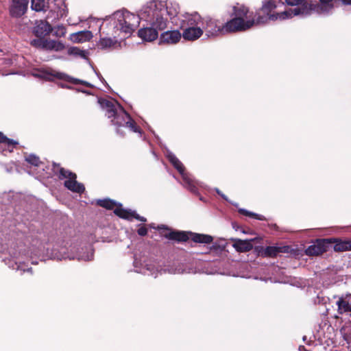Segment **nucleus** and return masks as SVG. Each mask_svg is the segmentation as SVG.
Segmentation results:
<instances>
[{"mask_svg":"<svg viewBox=\"0 0 351 351\" xmlns=\"http://www.w3.org/2000/svg\"><path fill=\"white\" fill-rule=\"evenodd\" d=\"M147 228L145 226H141L137 230L138 235L141 237L146 236L147 234Z\"/></svg>","mask_w":351,"mask_h":351,"instance_id":"a19ab883","label":"nucleus"},{"mask_svg":"<svg viewBox=\"0 0 351 351\" xmlns=\"http://www.w3.org/2000/svg\"><path fill=\"white\" fill-rule=\"evenodd\" d=\"M125 127L129 128L134 132L139 134H141L142 132L141 128L138 125H137L136 123L132 119L130 115L128 119L127 120Z\"/></svg>","mask_w":351,"mask_h":351,"instance_id":"473e14b6","label":"nucleus"},{"mask_svg":"<svg viewBox=\"0 0 351 351\" xmlns=\"http://www.w3.org/2000/svg\"><path fill=\"white\" fill-rule=\"evenodd\" d=\"M277 8L276 1L274 0H265L262 7L256 10L252 20L255 24H264L268 21H276L278 19H285L299 14L308 15L312 11H318L319 5L317 3L306 2L301 8H289V10L278 13L275 12Z\"/></svg>","mask_w":351,"mask_h":351,"instance_id":"f257e3e1","label":"nucleus"},{"mask_svg":"<svg viewBox=\"0 0 351 351\" xmlns=\"http://www.w3.org/2000/svg\"><path fill=\"white\" fill-rule=\"evenodd\" d=\"M168 160L175 169L180 173L182 177L187 174L185 172V168L181 161L173 154L167 156Z\"/></svg>","mask_w":351,"mask_h":351,"instance_id":"a878e982","label":"nucleus"},{"mask_svg":"<svg viewBox=\"0 0 351 351\" xmlns=\"http://www.w3.org/2000/svg\"><path fill=\"white\" fill-rule=\"evenodd\" d=\"M168 12L170 16L176 15L173 14L169 10V8H165L164 5L161 2H158L156 0H152L147 3L141 10V15L143 17H147V20H151L154 19L156 15L160 14L162 12Z\"/></svg>","mask_w":351,"mask_h":351,"instance_id":"39448f33","label":"nucleus"},{"mask_svg":"<svg viewBox=\"0 0 351 351\" xmlns=\"http://www.w3.org/2000/svg\"><path fill=\"white\" fill-rule=\"evenodd\" d=\"M114 16L117 20L116 26L126 34H132L140 24L139 16L128 11L117 12Z\"/></svg>","mask_w":351,"mask_h":351,"instance_id":"7ed1b4c3","label":"nucleus"},{"mask_svg":"<svg viewBox=\"0 0 351 351\" xmlns=\"http://www.w3.org/2000/svg\"><path fill=\"white\" fill-rule=\"evenodd\" d=\"M44 40V38H38L36 39H33L30 43L33 47L43 49Z\"/></svg>","mask_w":351,"mask_h":351,"instance_id":"58836bf2","label":"nucleus"},{"mask_svg":"<svg viewBox=\"0 0 351 351\" xmlns=\"http://www.w3.org/2000/svg\"><path fill=\"white\" fill-rule=\"evenodd\" d=\"M338 306V313L339 314L346 313L351 317V305L350 303L344 300L343 298H339L337 302Z\"/></svg>","mask_w":351,"mask_h":351,"instance_id":"cd10ccee","label":"nucleus"},{"mask_svg":"<svg viewBox=\"0 0 351 351\" xmlns=\"http://www.w3.org/2000/svg\"><path fill=\"white\" fill-rule=\"evenodd\" d=\"M186 188L193 194L198 193V189L194 184V182L191 179L188 174L182 176Z\"/></svg>","mask_w":351,"mask_h":351,"instance_id":"c756f323","label":"nucleus"},{"mask_svg":"<svg viewBox=\"0 0 351 351\" xmlns=\"http://www.w3.org/2000/svg\"><path fill=\"white\" fill-rule=\"evenodd\" d=\"M286 3L289 5H301V6L300 8H301L302 6V5L304 3H305L306 2H308V3H317V2H312L311 1H304V0H285ZM317 4L319 5H320L318 3ZM321 9V6H319V8L317 11V12H319V10ZM313 11L311 12V13L313 12ZM317 12V11H315Z\"/></svg>","mask_w":351,"mask_h":351,"instance_id":"4c0bfd02","label":"nucleus"},{"mask_svg":"<svg viewBox=\"0 0 351 351\" xmlns=\"http://www.w3.org/2000/svg\"><path fill=\"white\" fill-rule=\"evenodd\" d=\"M163 13L162 12L158 15H156L153 21L152 22V26L154 27L157 31L163 30L167 26V19L163 17Z\"/></svg>","mask_w":351,"mask_h":351,"instance_id":"393cba45","label":"nucleus"},{"mask_svg":"<svg viewBox=\"0 0 351 351\" xmlns=\"http://www.w3.org/2000/svg\"><path fill=\"white\" fill-rule=\"evenodd\" d=\"M64 186L72 192L77 193H83L85 191V187L83 184L78 182L76 178H71L64 181Z\"/></svg>","mask_w":351,"mask_h":351,"instance_id":"4be33fe9","label":"nucleus"},{"mask_svg":"<svg viewBox=\"0 0 351 351\" xmlns=\"http://www.w3.org/2000/svg\"><path fill=\"white\" fill-rule=\"evenodd\" d=\"M25 161L35 167H39L42 164L39 157L34 154H29L25 157Z\"/></svg>","mask_w":351,"mask_h":351,"instance_id":"e433bc0d","label":"nucleus"},{"mask_svg":"<svg viewBox=\"0 0 351 351\" xmlns=\"http://www.w3.org/2000/svg\"><path fill=\"white\" fill-rule=\"evenodd\" d=\"M331 244L334 243L333 249L337 252H343L351 250V240H343L341 239H330Z\"/></svg>","mask_w":351,"mask_h":351,"instance_id":"6ab92c4d","label":"nucleus"},{"mask_svg":"<svg viewBox=\"0 0 351 351\" xmlns=\"http://www.w3.org/2000/svg\"><path fill=\"white\" fill-rule=\"evenodd\" d=\"M332 0H319V1L322 3V4H328L329 3H330Z\"/></svg>","mask_w":351,"mask_h":351,"instance_id":"a18cd8bd","label":"nucleus"},{"mask_svg":"<svg viewBox=\"0 0 351 351\" xmlns=\"http://www.w3.org/2000/svg\"><path fill=\"white\" fill-rule=\"evenodd\" d=\"M220 249V246L217 244H214L210 247V251H216Z\"/></svg>","mask_w":351,"mask_h":351,"instance_id":"37998d69","label":"nucleus"},{"mask_svg":"<svg viewBox=\"0 0 351 351\" xmlns=\"http://www.w3.org/2000/svg\"><path fill=\"white\" fill-rule=\"evenodd\" d=\"M232 246L238 252H247L253 248L252 240H242L240 239H234Z\"/></svg>","mask_w":351,"mask_h":351,"instance_id":"412c9836","label":"nucleus"},{"mask_svg":"<svg viewBox=\"0 0 351 351\" xmlns=\"http://www.w3.org/2000/svg\"><path fill=\"white\" fill-rule=\"evenodd\" d=\"M0 144L4 145L6 147V150L9 152H12L19 143L17 141L9 138L3 132H0Z\"/></svg>","mask_w":351,"mask_h":351,"instance_id":"b1692460","label":"nucleus"},{"mask_svg":"<svg viewBox=\"0 0 351 351\" xmlns=\"http://www.w3.org/2000/svg\"><path fill=\"white\" fill-rule=\"evenodd\" d=\"M53 31L52 26L45 21H40L34 27L33 33L37 38H45Z\"/></svg>","mask_w":351,"mask_h":351,"instance_id":"f8f14e48","label":"nucleus"},{"mask_svg":"<svg viewBox=\"0 0 351 351\" xmlns=\"http://www.w3.org/2000/svg\"><path fill=\"white\" fill-rule=\"evenodd\" d=\"M181 33L178 30L167 31L160 35V43L176 44L180 40Z\"/></svg>","mask_w":351,"mask_h":351,"instance_id":"4468645a","label":"nucleus"},{"mask_svg":"<svg viewBox=\"0 0 351 351\" xmlns=\"http://www.w3.org/2000/svg\"><path fill=\"white\" fill-rule=\"evenodd\" d=\"M66 30L64 26H58L55 28L53 35L56 37H64L66 35Z\"/></svg>","mask_w":351,"mask_h":351,"instance_id":"ea45409f","label":"nucleus"},{"mask_svg":"<svg viewBox=\"0 0 351 351\" xmlns=\"http://www.w3.org/2000/svg\"><path fill=\"white\" fill-rule=\"evenodd\" d=\"M239 213L243 215L247 216L251 218H254V219H258L261 221L265 220V217L263 215H258V214L248 211L243 208L239 209Z\"/></svg>","mask_w":351,"mask_h":351,"instance_id":"f704fd0d","label":"nucleus"},{"mask_svg":"<svg viewBox=\"0 0 351 351\" xmlns=\"http://www.w3.org/2000/svg\"><path fill=\"white\" fill-rule=\"evenodd\" d=\"M31 7L32 10L40 12L45 10V0H32Z\"/></svg>","mask_w":351,"mask_h":351,"instance_id":"c9c22d12","label":"nucleus"},{"mask_svg":"<svg viewBox=\"0 0 351 351\" xmlns=\"http://www.w3.org/2000/svg\"><path fill=\"white\" fill-rule=\"evenodd\" d=\"M68 54L71 56H80L83 58H86V53L85 51L81 50L77 47H71L68 49Z\"/></svg>","mask_w":351,"mask_h":351,"instance_id":"72a5a7b5","label":"nucleus"},{"mask_svg":"<svg viewBox=\"0 0 351 351\" xmlns=\"http://www.w3.org/2000/svg\"><path fill=\"white\" fill-rule=\"evenodd\" d=\"M119 111L112 117L111 123L117 128L125 127L130 114L125 110L121 105H119ZM117 133L119 132V128H117Z\"/></svg>","mask_w":351,"mask_h":351,"instance_id":"ddd939ff","label":"nucleus"},{"mask_svg":"<svg viewBox=\"0 0 351 351\" xmlns=\"http://www.w3.org/2000/svg\"><path fill=\"white\" fill-rule=\"evenodd\" d=\"M250 13L249 8L246 7L244 5H239L233 6L232 8V16H235L237 18H240L241 19H251L252 17H254L253 12H252L249 16L248 14Z\"/></svg>","mask_w":351,"mask_h":351,"instance_id":"a211bd4d","label":"nucleus"},{"mask_svg":"<svg viewBox=\"0 0 351 351\" xmlns=\"http://www.w3.org/2000/svg\"><path fill=\"white\" fill-rule=\"evenodd\" d=\"M344 5H351V0H341Z\"/></svg>","mask_w":351,"mask_h":351,"instance_id":"c03bdc74","label":"nucleus"},{"mask_svg":"<svg viewBox=\"0 0 351 351\" xmlns=\"http://www.w3.org/2000/svg\"><path fill=\"white\" fill-rule=\"evenodd\" d=\"M52 170L55 174L58 176V178L60 180L67 179L71 180V178H77V175L63 167H61L60 164L56 162H53L52 164Z\"/></svg>","mask_w":351,"mask_h":351,"instance_id":"dca6fc26","label":"nucleus"},{"mask_svg":"<svg viewBox=\"0 0 351 351\" xmlns=\"http://www.w3.org/2000/svg\"><path fill=\"white\" fill-rule=\"evenodd\" d=\"M29 0H12V4L10 9L12 16L20 17L23 16L27 10Z\"/></svg>","mask_w":351,"mask_h":351,"instance_id":"9b49d317","label":"nucleus"},{"mask_svg":"<svg viewBox=\"0 0 351 351\" xmlns=\"http://www.w3.org/2000/svg\"><path fill=\"white\" fill-rule=\"evenodd\" d=\"M41 77L47 80H51L52 77H56L59 80H64L66 82H71L74 84H83V85L86 86V87L91 86V85L88 82H84L81 80L73 78L64 73H60V72H56L55 73H46Z\"/></svg>","mask_w":351,"mask_h":351,"instance_id":"1a4fd4ad","label":"nucleus"},{"mask_svg":"<svg viewBox=\"0 0 351 351\" xmlns=\"http://www.w3.org/2000/svg\"><path fill=\"white\" fill-rule=\"evenodd\" d=\"M91 36L90 31H82L73 34V39L76 42L82 43L89 40Z\"/></svg>","mask_w":351,"mask_h":351,"instance_id":"7c9ffc66","label":"nucleus"},{"mask_svg":"<svg viewBox=\"0 0 351 351\" xmlns=\"http://www.w3.org/2000/svg\"><path fill=\"white\" fill-rule=\"evenodd\" d=\"M98 103L102 109L106 110V115L109 119H112L119 111V105L121 104L116 100L99 98Z\"/></svg>","mask_w":351,"mask_h":351,"instance_id":"9d476101","label":"nucleus"},{"mask_svg":"<svg viewBox=\"0 0 351 351\" xmlns=\"http://www.w3.org/2000/svg\"><path fill=\"white\" fill-rule=\"evenodd\" d=\"M201 16L195 13L194 14H186L183 16V19L181 20L180 28L184 29L189 27H196Z\"/></svg>","mask_w":351,"mask_h":351,"instance_id":"f3484780","label":"nucleus"},{"mask_svg":"<svg viewBox=\"0 0 351 351\" xmlns=\"http://www.w3.org/2000/svg\"><path fill=\"white\" fill-rule=\"evenodd\" d=\"M115 43L116 41H114L112 38H101L97 43V46L101 49H107L112 47Z\"/></svg>","mask_w":351,"mask_h":351,"instance_id":"2f4dec72","label":"nucleus"},{"mask_svg":"<svg viewBox=\"0 0 351 351\" xmlns=\"http://www.w3.org/2000/svg\"><path fill=\"white\" fill-rule=\"evenodd\" d=\"M156 229L161 237L178 243L187 241L190 237L195 243L210 244L213 241V237L210 235L173 230L166 225L158 226Z\"/></svg>","mask_w":351,"mask_h":351,"instance_id":"f03ea898","label":"nucleus"},{"mask_svg":"<svg viewBox=\"0 0 351 351\" xmlns=\"http://www.w3.org/2000/svg\"><path fill=\"white\" fill-rule=\"evenodd\" d=\"M119 203L110 198L97 199L96 205L104 208L107 210H112L115 208Z\"/></svg>","mask_w":351,"mask_h":351,"instance_id":"c85d7f7f","label":"nucleus"},{"mask_svg":"<svg viewBox=\"0 0 351 351\" xmlns=\"http://www.w3.org/2000/svg\"><path fill=\"white\" fill-rule=\"evenodd\" d=\"M203 28L208 37L217 36L219 34H224L222 29V25L218 24L217 20L213 19L210 17H206L203 20Z\"/></svg>","mask_w":351,"mask_h":351,"instance_id":"0eeeda50","label":"nucleus"},{"mask_svg":"<svg viewBox=\"0 0 351 351\" xmlns=\"http://www.w3.org/2000/svg\"><path fill=\"white\" fill-rule=\"evenodd\" d=\"M133 210L125 209L122 207V204L119 203L117 206L114 209V213L119 217L127 220H132Z\"/></svg>","mask_w":351,"mask_h":351,"instance_id":"bb28decb","label":"nucleus"},{"mask_svg":"<svg viewBox=\"0 0 351 351\" xmlns=\"http://www.w3.org/2000/svg\"><path fill=\"white\" fill-rule=\"evenodd\" d=\"M134 218L140 221L145 222L147 221V219L144 217L140 216L138 214H137L135 211L133 212L132 219Z\"/></svg>","mask_w":351,"mask_h":351,"instance_id":"79ce46f5","label":"nucleus"},{"mask_svg":"<svg viewBox=\"0 0 351 351\" xmlns=\"http://www.w3.org/2000/svg\"><path fill=\"white\" fill-rule=\"evenodd\" d=\"M289 247L287 245L282 247L267 246L266 247H256L259 256L263 258H276L280 253L289 252Z\"/></svg>","mask_w":351,"mask_h":351,"instance_id":"6e6552de","label":"nucleus"},{"mask_svg":"<svg viewBox=\"0 0 351 351\" xmlns=\"http://www.w3.org/2000/svg\"><path fill=\"white\" fill-rule=\"evenodd\" d=\"M182 36L186 40H195L203 34V30L199 27H189L183 29Z\"/></svg>","mask_w":351,"mask_h":351,"instance_id":"aec40b11","label":"nucleus"},{"mask_svg":"<svg viewBox=\"0 0 351 351\" xmlns=\"http://www.w3.org/2000/svg\"><path fill=\"white\" fill-rule=\"evenodd\" d=\"M138 36L144 41L152 42L158 38V32L152 26L149 27L141 28L138 31Z\"/></svg>","mask_w":351,"mask_h":351,"instance_id":"2eb2a0df","label":"nucleus"},{"mask_svg":"<svg viewBox=\"0 0 351 351\" xmlns=\"http://www.w3.org/2000/svg\"><path fill=\"white\" fill-rule=\"evenodd\" d=\"M331 240L328 239H317L312 245L305 250V254L308 256H319L328 251Z\"/></svg>","mask_w":351,"mask_h":351,"instance_id":"423d86ee","label":"nucleus"},{"mask_svg":"<svg viewBox=\"0 0 351 351\" xmlns=\"http://www.w3.org/2000/svg\"><path fill=\"white\" fill-rule=\"evenodd\" d=\"M64 45L61 41H56L53 40H44V50H54L56 51H60L64 49Z\"/></svg>","mask_w":351,"mask_h":351,"instance_id":"5701e85b","label":"nucleus"},{"mask_svg":"<svg viewBox=\"0 0 351 351\" xmlns=\"http://www.w3.org/2000/svg\"><path fill=\"white\" fill-rule=\"evenodd\" d=\"M254 25V20H252V19L245 20L233 16L232 19L222 25V29L225 34L226 33L246 31Z\"/></svg>","mask_w":351,"mask_h":351,"instance_id":"20e7f679","label":"nucleus"}]
</instances>
